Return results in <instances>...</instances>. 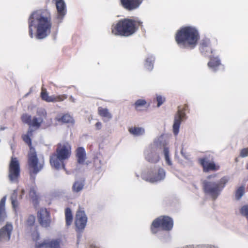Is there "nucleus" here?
<instances>
[{"instance_id":"nucleus-1","label":"nucleus","mask_w":248,"mask_h":248,"mask_svg":"<svg viewBox=\"0 0 248 248\" xmlns=\"http://www.w3.org/2000/svg\"><path fill=\"white\" fill-rule=\"evenodd\" d=\"M50 14L46 11H36L29 19V35L31 38L35 36L37 39H44L50 32Z\"/></svg>"},{"instance_id":"nucleus-2","label":"nucleus","mask_w":248,"mask_h":248,"mask_svg":"<svg viewBox=\"0 0 248 248\" xmlns=\"http://www.w3.org/2000/svg\"><path fill=\"white\" fill-rule=\"evenodd\" d=\"M200 38L197 29L192 26H186L181 28L176 34L175 39L181 47L193 48L196 46Z\"/></svg>"},{"instance_id":"nucleus-3","label":"nucleus","mask_w":248,"mask_h":248,"mask_svg":"<svg viewBox=\"0 0 248 248\" xmlns=\"http://www.w3.org/2000/svg\"><path fill=\"white\" fill-rule=\"evenodd\" d=\"M142 23L138 20L124 18L112 25L111 33L115 35L129 36L134 34Z\"/></svg>"},{"instance_id":"nucleus-4","label":"nucleus","mask_w":248,"mask_h":248,"mask_svg":"<svg viewBox=\"0 0 248 248\" xmlns=\"http://www.w3.org/2000/svg\"><path fill=\"white\" fill-rule=\"evenodd\" d=\"M72 153V147L68 141H62L57 145L56 153L51 156V165L56 169L64 168L63 161L70 157Z\"/></svg>"},{"instance_id":"nucleus-5","label":"nucleus","mask_w":248,"mask_h":248,"mask_svg":"<svg viewBox=\"0 0 248 248\" xmlns=\"http://www.w3.org/2000/svg\"><path fill=\"white\" fill-rule=\"evenodd\" d=\"M229 181V177L228 176H224L218 180L216 175L209 176L203 182V189L205 193L215 199Z\"/></svg>"},{"instance_id":"nucleus-6","label":"nucleus","mask_w":248,"mask_h":248,"mask_svg":"<svg viewBox=\"0 0 248 248\" xmlns=\"http://www.w3.org/2000/svg\"><path fill=\"white\" fill-rule=\"evenodd\" d=\"M46 111L44 108H40L37 111V116L34 117L31 119L30 128L27 134L23 135L22 137L23 140L28 145L31 144V137L32 136V133L31 127H33L35 129L39 128L43 122L44 118L46 117Z\"/></svg>"},{"instance_id":"nucleus-7","label":"nucleus","mask_w":248,"mask_h":248,"mask_svg":"<svg viewBox=\"0 0 248 248\" xmlns=\"http://www.w3.org/2000/svg\"><path fill=\"white\" fill-rule=\"evenodd\" d=\"M173 226V221L168 216H160L154 219L151 226V230L153 233H157L159 229L169 231Z\"/></svg>"},{"instance_id":"nucleus-8","label":"nucleus","mask_w":248,"mask_h":248,"mask_svg":"<svg viewBox=\"0 0 248 248\" xmlns=\"http://www.w3.org/2000/svg\"><path fill=\"white\" fill-rule=\"evenodd\" d=\"M29 145L30 148L28 159L29 168L33 172L37 173L42 169L43 161L38 160L34 149L31 147V144Z\"/></svg>"},{"instance_id":"nucleus-9","label":"nucleus","mask_w":248,"mask_h":248,"mask_svg":"<svg viewBox=\"0 0 248 248\" xmlns=\"http://www.w3.org/2000/svg\"><path fill=\"white\" fill-rule=\"evenodd\" d=\"M142 179L150 182H155L164 179L165 172L163 169L157 168L155 170L149 171L147 173L144 172L142 173Z\"/></svg>"},{"instance_id":"nucleus-10","label":"nucleus","mask_w":248,"mask_h":248,"mask_svg":"<svg viewBox=\"0 0 248 248\" xmlns=\"http://www.w3.org/2000/svg\"><path fill=\"white\" fill-rule=\"evenodd\" d=\"M19 174V162L16 158L12 157L9 167V179L12 182H16Z\"/></svg>"},{"instance_id":"nucleus-11","label":"nucleus","mask_w":248,"mask_h":248,"mask_svg":"<svg viewBox=\"0 0 248 248\" xmlns=\"http://www.w3.org/2000/svg\"><path fill=\"white\" fill-rule=\"evenodd\" d=\"M37 217L40 225L44 227H50L51 219L50 213L46 208H41L38 211Z\"/></svg>"},{"instance_id":"nucleus-12","label":"nucleus","mask_w":248,"mask_h":248,"mask_svg":"<svg viewBox=\"0 0 248 248\" xmlns=\"http://www.w3.org/2000/svg\"><path fill=\"white\" fill-rule=\"evenodd\" d=\"M87 217L85 212L79 209L77 212L75 219V225L77 231H82L86 227Z\"/></svg>"},{"instance_id":"nucleus-13","label":"nucleus","mask_w":248,"mask_h":248,"mask_svg":"<svg viewBox=\"0 0 248 248\" xmlns=\"http://www.w3.org/2000/svg\"><path fill=\"white\" fill-rule=\"evenodd\" d=\"M25 191L22 188H17L15 190L11 196V200L13 209L16 214L19 206V201L22 198Z\"/></svg>"},{"instance_id":"nucleus-14","label":"nucleus","mask_w":248,"mask_h":248,"mask_svg":"<svg viewBox=\"0 0 248 248\" xmlns=\"http://www.w3.org/2000/svg\"><path fill=\"white\" fill-rule=\"evenodd\" d=\"M60 239H46L41 243H36L34 248H60Z\"/></svg>"},{"instance_id":"nucleus-15","label":"nucleus","mask_w":248,"mask_h":248,"mask_svg":"<svg viewBox=\"0 0 248 248\" xmlns=\"http://www.w3.org/2000/svg\"><path fill=\"white\" fill-rule=\"evenodd\" d=\"M156 149L154 147H148L144 152L145 159L149 162L155 163L159 160V156L156 153Z\"/></svg>"},{"instance_id":"nucleus-16","label":"nucleus","mask_w":248,"mask_h":248,"mask_svg":"<svg viewBox=\"0 0 248 248\" xmlns=\"http://www.w3.org/2000/svg\"><path fill=\"white\" fill-rule=\"evenodd\" d=\"M185 113L183 111L179 110L174 117V123L173 125V132L176 136L179 131L180 125L182 121L185 117Z\"/></svg>"},{"instance_id":"nucleus-17","label":"nucleus","mask_w":248,"mask_h":248,"mask_svg":"<svg viewBox=\"0 0 248 248\" xmlns=\"http://www.w3.org/2000/svg\"><path fill=\"white\" fill-rule=\"evenodd\" d=\"M57 10V18L62 20L66 13V7L63 0H53Z\"/></svg>"},{"instance_id":"nucleus-18","label":"nucleus","mask_w":248,"mask_h":248,"mask_svg":"<svg viewBox=\"0 0 248 248\" xmlns=\"http://www.w3.org/2000/svg\"><path fill=\"white\" fill-rule=\"evenodd\" d=\"M13 225L10 223L6 225L0 230V241H9L13 231Z\"/></svg>"},{"instance_id":"nucleus-19","label":"nucleus","mask_w":248,"mask_h":248,"mask_svg":"<svg viewBox=\"0 0 248 248\" xmlns=\"http://www.w3.org/2000/svg\"><path fill=\"white\" fill-rule=\"evenodd\" d=\"M121 2L125 9L131 11L138 8L142 0H121Z\"/></svg>"},{"instance_id":"nucleus-20","label":"nucleus","mask_w":248,"mask_h":248,"mask_svg":"<svg viewBox=\"0 0 248 248\" xmlns=\"http://www.w3.org/2000/svg\"><path fill=\"white\" fill-rule=\"evenodd\" d=\"M200 162L205 171L217 170L219 169V165L216 164L213 161L207 160L206 159L201 158L200 159Z\"/></svg>"},{"instance_id":"nucleus-21","label":"nucleus","mask_w":248,"mask_h":248,"mask_svg":"<svg viewBox=\"0 0 248 248\" xmlns=\"http://www.w3.org/2000/svg\"><path fill=\"white\" fill-rule=\"evenodd\" d=\"M98 112L99 116L102 118L103 121L105 122L109 121L112 118V114L107 108L100 107L98 108Z\"/></svg>"},{"instance_id":"nucleus-22","label":"nucleus","mask_w":248,"mask_h":248,"mask_svg":"<svg viewBox=\"0 0 248 248\" xmlns=\"http://www.w3.org/2000/svg\"><path fill=\"white\" fill-rule=\"evenodd\" d=\"M55 120L62 124H73L75 123L74 119L69 114H65L62 116L58 115L55 117Z\"/></svg>"},{"instance_id":"nucleus-23","label":"nucleus","mask_w":248,"mask_h":248,"mask_svg":"<svg viewBox=\"0 0 248 248\" xmlns=\"http://www.w3.org/2000/svg\"><path fill=\"white\" fill-rule=\"evenodd\" d=\"M26 232L28 235L31 238L33 241L35 242V243H39L37 241L39 239L40 234L37 226H33L32 228H28L26 229Z\"/></svg>"},{"instance_id":"nucleus-24","label":"nucleus","mask_w":248,"mask_h":248,"mask_svg":"<svg viewBox=\"0 0 248 248\" xmlns=\"http://www.w3.org/2000/svg\"><path fill=\"white\" fill-rule=\"evenodd\" d=\"M76 155L78 162L80 164H84L86 159L85 149L82 147L78 148L77 150Z\"/></svg>"},{"instance_id":"nucleus-25","label":"nucleus","mask_w":248,"mask_h":248,"mask_svg":"<svg viewBox=\"0 0 248 248\" xmlns=\"http://www.w3.org/2000/svg\"><path fill=\"white\" fill-rule=\"evenodd\" d=\"M129 132L134 136H140L145 133V129L142 127L133 126L129 128Z\"/></svg>"},{"instance_id":"nucleus-26","label":"nucleus","mask_w":248,"mask_h":248,"mask_svg":"<svg viewBox=\"0 0 248 248\" xmlns=\"http://www.w3.org/2000/svg\"><path fill=\"white\" fill-rule=\"evenodd\" d=\"M162 155L164 158L166 163L171 166L172 164L171 158L170 149L167 146H164L162 151Z\"/></svg>"},{"instance_id":"nucleus-27","label":"nucleus","mask_w":248,"mask_h":248,"mask_svg":"<svg viewBox=\"0 0 248 248\" xmlns=\"http://www.w3.org/2000/svg\"><path fill=\"white\" fill-rule=\"evenodd\" d=\"M6 199V197H4L0 201V222L3 221L6 217L5 209Z\"/></svg>"},{"instance_id":"nucleus-28","label":"nucleus","mask_w":248,"mask_h":248,"mask_svg":"<svg viewBox=\"0 0 248 248\" xmlns=\"http://www.w3.org/2000/svg\"><path fill=\"white\" fill-rule=\"evenodd\" d=\"M220 65V62L218 58H212L208 63V67L213 71H216L217 68Z\"/></svg>"},{"instance_id":"nucleus-29","label":"nucleus","mask_w":248,"mask_h":248,"mask_svg":"<svg viewBox=\"0 0 248 248\" xmlns=\"http://www.w3.org/2000/svg\"><path fill=\"white\" fill-rule=\"evenodd\" d=\"M84 186V182L83 180H78L74 182L72 189L73 192L78 193L81 191Z\"/></svg>"},{"instance_id":"nucleus-30","label":"nucleus","mask_w":248,"mask_h":248,"mask_svg":"<svg viewBox=\"0 0 248 248\" xmlns=\"http://www.w3.org/2000/svg\"><path fill=\"white\" fill-rule=\"evenodd\" d=\"M41 95L42 99L47 102H54L56 100L55 95L49 96L45 89H42Z\"/></svg>"},{"instance_id":"nucleus-31","label":"nucleus","mask_w":248,"mask_h":248,"mask_svg":"<svg viewBox=\"0 0 248 248\" xmlns=\"http://www.w3.org/2000/svg\"><path fill=\"white\" fill-rule=\"evenodd\" d=\"M29 196L33 202H35L38 199V194L36 186H32L30 188Z\"/></svg>"},{"instance_id":"nucleus-32","label":"nucleus","mask_w":248,"mask_h":248,"mask_svg":"<svg viewBox=\"0 0 248 248\" xmlns=\"http://www.w3.org/2000/svg\"><path fill=\"white\" fill-rule=\"evenodd\" d=\"M66 223L67 226L70 225L73 221V216L71 210L67 208L65 212Z\"/></svg>"},{"instance_id":"nucleus-33","label":"nucleus","mask_w":248,"mask_h":248,"mask_svg":"<svg viewBox=\"0 0 248 248\" xmlns=\"http://www.w3.org/2000/svg\"><path fill=\"white\" fill-rule=\"evenodd\" d=\"M154 61L155 58L153 56H150L146 59L145 65L147 69L151 70L153 68V62Z\"/></svg>"},{"instance_id":"nucleus-34","label":"nucleus","mask_w":248,"mask_h":248,"mask_svg":"<svg viewBox=\"0 0 248 248\" xmlns=\"http://www.w3.org/2000/svg\"><path fill=\"white\" fill-rule=\"evenodd\" d=\"M245 192V188L244 186L239 187L235 192V198L237 200H240L242 196L244 195Z\"/></svg>"},{"instance_id":"nucleus-35","label":"nucleus","mask_w":248,"mask_h":248,"mask_svg":"<svg viewBox=\"0 0 248 248\" xmlns=\"http://www.w3.org/2000/svg\"><path fill=\"white\" fill-rule=\"evenodd\" d=\"M35 217L34 216L30 215L28 217L26 225L27 226V229L32 228L33 226H37L35 225Z\"/></svg>"},{"instance_id":"nucleus-36","label":"nucleus","mask_w":248,"mask_h":248,"mask_svg":"<svg viewBox=\"0 0 248 248\" xmlns=\"http://www.w3.org/2000/svg\"><path fill=\"white\" fill-rule=\"evenodd\" d=\"M162 140V136L156 137L154 140L153 143L152 144H151L149 147H150L151 148H152V147H154L155 149L157 150V148L161 145Z\"/></svg>"},{"instance_id":"nucleus-37","label":"nucleus","mask_w":248,"mask_h":248,"mask_svg":"<svg viewBox=\"0 0 248 248\" xmlns=\"http://www.w3.org/2000/svg\"><path fill=\"white\" fill-rule=\"evenodd\" d=\"M146 103V101L145 99H139L136 101L134 106L136 109H139L140 108L144 107Z\"/></svg>"},{"instance_id":"nucleus-38","label":"nucleus","mask_w":248,"mask_h":248,"mask_svg":"<svg viewBox=\"0 0 248 248\" xmlns=\"http://www.w3.org/2000/svg\"><path fill=\"white\" fill-rule=\"evenodd\" d=\"M183 248H217L216 246H195L194 245H188L185 246Z\"/></svg>"},{"instance_id":"nucleus-39","label":"nucleus","mask_w":248,"mask_h":248,"mask_svg":"<svg viewBox=\"0 0 248 248\" xmlns=\"http://www.w3.org/2000/svg\"><path fill=\"white\" fill-rule=\"evenodd\" d=\"M21 120L23 123L27 124L29 126H30V123L31 122V115L27 114H24L21 116Z\"/></svg>"},{"instance_id":"nucleus-40","label":"nucleus","mask_w":248,"mask_h":248,"mask_svg":"<svg viewBox=\"0 0 248 248\" xmlns=\"http://www.w3.org/2000/svg\"><path fill=\"white\" fill-rule=\"evenodd\" d=\"M156 99L157 102V107L158 108L162 105L165 101V98L160 94H157Z\"/></svg>"},{"instance_id":"nucleus-41","label":"nucleus","mask_w":248,"mask_h":248,"mask_svg":"<svg viewBox=\"0 0 248 248\" xmlns=\"http://www.w3.org/2000/svg\"><path fill=\"white\" fill-rule=\"evenodd\" d=\"M55 102L62 101L67 98V95L65 94L55 95Z\"/></svg>"},{"instance_id":"nucleus-42","label":"nucleus","mask_w":248,"mask_h":248,"mask_svg":"<svg viewBox=\"0 0 248 248\" xmlns=\"http://www.w3.org/2000/svg\"><path fill=\"white\" fill-rule=\"evenodd\" d=\"M248 156V148L243 149L240 152V156L245 157Z\"/></svg>"},{"instance_id":"nucleus-43","label":"nucleus","mask_w":248,"mask_h":248,"mask_svg":"<svg viewBox=\"0 0 248 248\" xmlns=\"http://www.w3.org/2000/svg\"><path fill=\"white\" fill-rule=\"evenodd\" d=\"M181 154L182 155V156H184L186 159H187L189 158V155H188V154L186 153L184 151V149L183 148L181 149Z\"/></svg>"},{"instance_id":"nucleus-44","label":"nucleus","mask_w":248,"mask_h":248,"mask_svg":"<svg viewBox=\"0 0 248 248\" xmlns=\"http://www.w3.org/2000/svg\"><path fill=\"white\" fill-rule=\"evenodd\" d=\"M209 44V43L208 41H207L205 44L204 45V43L202 42V47H201V49L202 50H203L204 49V47H206V46H208V45Z\"/></svg>"},{"instance_id":"nucleus-45","label":"nucleus","mask_w":248,"mask_h":248,"mask_svg":"<svg viewBox=\"0 0 248 248\" xmlns=\"http://www.w3.org/2000/svg\"><path fill=\"white\" fill-rule=\"evenodd\" d=\"M95 127L97 129H100L102 127V124L101 122H98L95 124Z\"/></svg>"},{"instance_id":"nucleus-46","label":"nucleus","mask_w":248,"mask_h":248,"mask_svg":"<svg viewBox=\"0 0 248 248\" xmlns=\"http://www.w3.org/2000/svg\"><path fill=\"white\" fill-rule=\"evenodd\" d=\"M69 100H70V101H71L72 102H75V99L74 98V97L72 96H71L70 97Z\"/></svg>"},{"instance_id":"nucleus-47","label":"nucleus","mask_w":248,"mask_h":248,"mask_svg":"<svg viewBox=\"0 0 248 248\" xmlns=\"http://www.w3.org/2000/svg\"><path fill=\"white\" fill-rule=\"evenodd\" d=\"M90 248H100L97 246L93 244L90 246Z\"/></svg>"}]
</instances>
